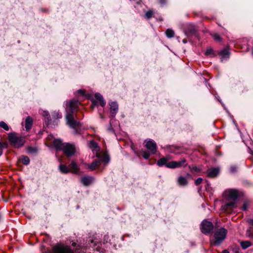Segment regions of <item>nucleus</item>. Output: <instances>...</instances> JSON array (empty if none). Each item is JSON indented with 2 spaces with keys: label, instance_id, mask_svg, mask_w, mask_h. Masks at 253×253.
<instances>
[{
  "label": "nucleus",
  "instance_id": "nucleus-1",
  "mask_svg": "<svg viewBox=\"0 0 253 253\" xmlns=\"http://www.w3.org/2000/svg\"><path fill=\"white\" fill-rule=\"evenodd\" d=\"M101 246V243L95 240H89L85 244L78 246L75 251H73L69 246L61 245L56 247L54 252L55 253H90L87 252V250L91 248L93 250L101 252H102Z\"/></svg>",
  "mask_w": 253,
  "mask_h": 253
},
{
  "label": "nucleus",
  "instance_id": "nucleus-2",
  "mask_svg": "<svg viewBox=\"0 0 253 253\" xmlns=\"http://www.w3.org/2000/svg\"><path fill=\"white\" fill-rule=\"evenodd\" d=\"M79 101L77 99H72L67 101L65 104V109L67 112L66 120L67 124L72 128L81 125V123L75 120L73 113L78 106Z\"/></svg>",
  "mask_w": 253,
  "mask_h": 253
},
{
  "label": "nucleus",
  "instance_id": "nucleus-3",
  "mask_svg": "<svg viewBox=\"0 0 253 253\" xmlns=\"http://www.w3.org/2000/svg\"><path fill=\"white\" fill-rule=\"evenodd\" d=\"M53 144L57 149L62 150L68 157L73 156L76 151V147L74 144L63 143L58 139H55Z\"/></svg>",
  "mask_w": 253,
  "mask_h": 253
},
{
  "label": "nucleus",
  "instance_id": "nucleus-4",
  "mask_svg": "<svg viewBox=\"0 0 253 253\" xmlns=\"http://www.w3.org/2000/svg\"><path fill=\"white\" fill-rule=\"evenodd\" d=\"M145 147L150 151H142V156L145 160H147L150 156V154H155L157 151V144L154 140L149 139L145 140Z\"/></svg>",
  "mask_w": 253,
  "mask_h": 253
},
{
  "label": "nucleus",
  "instance_id": "nucleus-5",
  "mask_svg": "<svg viewBox=\"0 0 253 253\" xmlns=\"http://www.w3.org/2000/svg\"><path fill=\"white\" fill-rule=\"evenodd\" d=\"M227 230L224 228H220L216 230L214 233V239L211 240V244L213 245L219 246L225 239Z\"/></svg>",
  "mask_w": 253,
  "mask_h": 253
},
{
  "label": "nucleus",
  "instance_id": "nucleus-6",
  "mask_svg": "<svg viewBox=\"0 0 253 253\" xmlns=\"http://www.w3.org/2000/svg\"><path fill=\"white\" fill-rule=\"evenodd\" d=\"M10 144L16 148L22 146L25 143V139L22 137H18L14 132H10L8 134Z\"/></svg>",
  "mask_w": 253,
  "mask_h": 253
},
{
  "label": "nucleus",
  "instance_id": "nucleus-7",
  "mask_svg": "<svg viewBox=\"0 0 253 253\" xmlns=\"http://www.w3.org/2000/svg\"><path fill=\"white\" fill-rule=\"evenodd\" d=\"M223 196L227 200H231L237 202V200L240 196V192L236 189H228L224 191Z\"/></svg>",
  "mask_w": 253,
  "mask_h": 253
},
{
  "label": "nucleus",
  "instance_id": "nucleus-8",
  "mask_svg": "<svg viewBox=\"0 0 253 253\" xmlns=\"http://www.w3.org/2000/svg\"><path fill=\"white\" fill-rule=\"evenodd\" d=\"M237 207V202L236 201H228L224 202L221 207V210L226 212H230Z\"/></svg>",
  "mask_w": 253,
  "mask_h": 253
},
{
  "label": "nucleus",
  "instance_id": "nucleus-9",
  "mask_svg": "<svg viewBox=\"0 0 253 253\" xmlns=\"http://www.w3.org/2000/svg\"><path fill=\"white\" fill-rule=\"evenodd\" d=\"M212 223L206 220H203L201 224L200 229L202 233L204 234L210 233L213 229Z\"/></svg>",
  "mask_w": 253,
  "mask_h": 253
},
{
  "label": "nucleus",
  "instance_id": "nucleus-10",
  "mask_svg": "<svg viewBox=\"0 0 253 253\" xmlns=\"http://www.w3.org/2000/svg\"><path fill=\"white\" fill-rule=\"evenodd\" d=\"M186 160L185 159H183L179 161L169 162L168 164L167 168L170 169L179 168L184 166Z\"/></svg>",
  "mask_w": 253,
  "mask_h": 253
},
{
  "label": "nucleus",
  "instance_id": "nucleus-11",
  "mask_svg": "<svg viewBox=\"0 0 253 253\" xmlns=\"http://www.w3.org/2000/svg\"><path fill=\"white\" fill-rule=\"evenodd\" d=\"M95 180L93 176H83L81 179L82 183L84 186H88L92 184Z\"/></svg>",
  "mask_w": 253,
  "mask_h": 253
},
{
  "label": "nucleus",
  "instance_id": "nucleus-12",
  "mask_svg": "<svg viewBox=\"0 0 253 253\" xmlns=\"http://www.w3.org/2000/svg\"><path fill=\"white\" fill-rule=\"evenodd\" d=\"M110 106V112L113 117H115L119 110V106L117 102H111L109 103Z\"/></svg>",
  "mask_w": 253,
  "mask_h": 253
},
{
  "label": "nucleus",
  "instance_id": "nucleus-13",
  "mask_svg": "<svg viewBox=\"0 0 253 253\" xmlns=\"http://www.w3.org/2000/svg\"><path fill=\"white\" fill-rule=\"evenodd\" d=\"M220 56L221 61L222 62L226 61L229 59L230 56V52L228 48H224L222 49L219 53Z\"/></svg>",
  "mask_w": 253,
  "mask_h": 253
},
{
  "label": "nucleus",
  "instance_id": "nucleus-14",
  "mask_svg": "<svg viewBox=\"0 0 253 253\" xmlns=\"http://www.w3.org/2000/svg\"><path fill=\"white\" fill-rule=\"evenodd\" d=\"M100 164L101 160H98L97 159L94 160L91 163L87 164V166L90 171H92L95 169H99Z\"/></svg>",
  "mask_w": 253,
  "mask_h": 253
},
{
  "label": "nucleus",
  "instance_id": "nucleus-15",
  "mask_svg": "<svg viewBox=\"0 0 253 253\" xmlns=\"http://www.w3.org/2000/svg\"><path fill=\"white\" fill-rule=\"evenodd\" d=\"M219 172L218 168H212L207 170V175L209 177L213 178L217 176Z\"/></svg>",
  "mask_w": 253,
  "mask_h": 253
},
{
  "label": "nucleus",
  "instance_id": "nucleus-16",
  "mask_svg": "<svg viewBox=\"0 0 253 253\" xmlns=\"http://www.w3.org/2000/svg\"><path fill=\"white\" fill-rule=\"evenodd\" d=\"M69 167L70 172L75 174H79L80 173V168L75 161H72Z\"/></svg>",
  "mask_w": 253,
  "mask_h": 253
},
{
  "label": "nucleus",
  "instance_id": "nucleus-17",
  "mask_svg": "<svg viewBox=\"0 0 253 253\" xmlns=\"http://www.w3.org/2000/svg\"><path fill=\"white\" fill-rule=\"evenodd\" d=\"M196 30L194 26L192 25H189V27L184 30V34L187 37H189L190 36H192L195 33Z\"/></svg>",
  "mask_w": 253,
  "mask_h": 253
},
{
  "label": "nucleus",
  "instance_id": "nucleus-18",
  "mask_svg": "<svg viewBox=\"0 0 253 253\" xmlns=\"http://www.w3.org/2000/svg\"><path fill=\"white\" fill-rule=\"evenodd\" d=\"M33 125V119L31 117L28 116L26 118L25 122V127L27 131H29Z\"/></svg>",
  "mask_w": 253,
  "mask_h": 253
},
{
  "label": "nucleus",
  "instance_id": "nucleus-19",
  "mask_svg": "<svg viewBox=\"0 0 253 253\" xmlns=\"http://www.w3.org/2000/svg\"><path fill=\"white\" fill-rule=\"evenodd\" d=\"M95 98L99 102L100 105L102 107H104L106 105V101L104 99L103 96L99 93H96L95 94Z\"/></svg>",
  "mask_w": 253,
  "mask_h": 253
},
{
  "label": "nucleus",
  "instance_id": "nucleus-20",
  "mask_svg": "<svg viewBox=\"0 0 253 253\" xmlns=\"http://www.w3.org/2000/svg\"><path fill=\"white\" fill-rule=\"evenodd\" d=\"M169 159L168 158H162L159 160L157 162V165L160 167H162L163 166H166V167L167 168V165L168 163V161Z\"/></svg>",
  "mask_w": 253,
  "mask_h": 253
},
{
  "label": "nucleus",
  "instance_id": "nucleus-21",
  "mask_svg": "<svg viewBox=\"0 0 253 253\" xmlns=\"http://www.w3.org/2000/svg\"><path fill=\"white\" fill-rule=\"evenodd\" d=\"M177 182L178 185L182 186H186L188 183L187 178L182 176L178 177Z\"/></svg>",
  "mask_w": 253,
  "mask_h": 253
},
{
  "label": "nucleus",
  "instance_id": "nucleus-22",
  "mask_svg": "<svg viewBox=\"0 0 253 253\" xmlns=\"http://www.w3.org/2000/svg\"><path fill=\"white\" fill-rule=\"evenodd\" d=\"M59 170L60 172L64 174H66L70 172L69 168H68L65 165H60L59 166Z\"/></svg>",
  "mask_w": 253,
  "mask_h": 253
},
{
  "label": "nucleus",
  "instance_id": "nucleus-23",
  "mask_svg": "<svg viewBox=\"0 0 253 253\" xmlns=\"http://www.w3.org/2000/svg\"><path fill=\"white\" fill-rule=\"evenodd\" d=\"M240 245L243 249L245 250L252 246V243L249 241H241Z\"/></svg>",
  "mask_w": 253,
  "mask_h": 253
},
{
  "label": "nucleus",
  "instance_id": "nucleus-24",
  "mask_svg": "<svg viewBox=\"0 0 253 253\" xmlns=\"http://www.w3.org/2000/svg\"><path fill=\"white\" fill-rule=\"evenodd\" d=\"M98 160H100L101 163L103 162L106 165L110 162V157L108 155H105L102 158L98 157Z\"/></svg>",
  "mask_w": 253,
  "mask_h": 253
},
{
  "label": "nucleus",
  "instance_id": "nucleus-25",
  "mask_svg": "<svg viewBox=\"0 0 253 253\" xmlns=\"http://www.w3.org/2000/svg\"><path fill=\"white\" fill-rule=\"evenodd\" d=\"M88 146L90 148L93 149V150L95 151H98L99 150V147H98L97 144L94 141H90L88 144Z\"/></svg>",
  "mask_w": 253,
  "mask_h": 253
},
{
  "label": "nucleus",
  "instance_id": "nucleus-26",
  "mask_svg": "<svg viewBox=\"0 0 253 253\" xmlns=\"http://www.w3.org/2000/svg\"><path fill=\"white\" fill-rule=\"evenodd\" d=\"M166 35L168 38H171L174 36V32L171 29H168L166 31Z\"/></svg>",
  "mask_w": 253,
  "mask_h": 253
},
{
  "label": "nucleus",
  "instance_id": "nucleus-27",
  "mask_svg": "<svg viewBox=\"0 0 253 253\" xmlns=\"http://www.w3.org/2000/svg\"><path fill=\"white\" fill-rule=\"evenodd\" d=\"M22 163L25 165H28L30 163V159L28 156H22L20 159Z\"/></svg>",
  "mask_w": 253,
  "mask_h": 253
},
{
  "label": "nucleus",
  "instance_id": "nucleus-28",
  "mask_svg": "<svg viewBox=\"0 0 253 253\" xmlns=\"http://www.w3.org/2000/svg\"><path fill=\"white\" fill-rule=\"evenodd\" d=\"M52 116L54 119H58L62 118V114L59 111H54L52 112Z\"/></svg>",
  "mask_w": 253,
  "mask_h": 253
},
{
  "label": "nucleus",
  "instance_id": "nucleus-29",
  "mask_svg": "<svg viewBox=\"0 0 253 253\" xmlns=\"http://www.w3.org/2000/svg\"><path fill=\"white\" fill-rule=\"evenodd\" d=\"M246 235L249 238L253 239V228H249L246 231Z\"/></svg>",
  "mask_w": 253,
  "mask_h": 253
},
{
  "label": "nucleus",
  "instance_id": "nucleus-30",
  "mask_svg": "<svg viewBox=\"0 0 253 253\" xmlns=\"http://www.w3.org/2000/svg\"><path fill=\"white\" fill-rule=\"evenodd\" d=\"M211 36L215 41L220 42L221 41V39L219 35L216 33L211 34Z\"/></svg>",
  "mask_w": 253,
  "mask_h": 253
},
{
  "label": "nucleus",
  "instance_id": "nucleus-31",
  "mask_svg": "<svg viewBox=\"0 0 253 253\" xmlns=\"http://www.w3.org/2000/svg\"><path fill=\"white\" fill-rule=\"evenodd\" d=\"M0 127L3 128L6 131H8L9 129L8 126L3 121L0 122Z\"/></svg>",
  "mask_w": 253,
  "mask_h": 253
},
{
  "label": "nucleus",
  "instance_id": "nucleus-32",
  "mask_svg": "<svg viewBox=\"0 0 253 253\" xmlns=\"http://www.w3.org/2000/svg\"><path fill=\"white\" fill-rule=\"evenodd\" d=\"M153 12L150 10L146 12L145 16L147 19H150L153 16Z\"/></svg>",
  "mask_w": 253,
  "mask_h": 253
},
{
  "label": "nucleus",
  "instance_id": "nucleus-33",
  "mask_svg": "<svg viewBox=\"0 0 253 253\" xmlns=\"http://www.w3.org/2000/svg\"><path fill=\"white\" fill-rule=\"evenodd\" d=\"M27 151L29 153L33 154L37 152V149L35 147H29Z\"/></svg>",
  "mask_w": 253,
  "mask_h": 253
},
{
  "label": "nucleus",
  "instance_id": "nucleus-34",
  "mask_svg": "<svg viewBox=\"0 0 253 253\" xmlns=\"http://www.w3.org/2000/svg\"><path fill=\"white\" fill-rule=\"evenodd\" d=\"M42 115H43L44 117H47V123H48V124H50V122L51 120H49V114L48 112V111H43V114H42Z\"/></svg>",
  "mask_w": 253,
  "mask_h": 253
},
{
  "label": "nucleus",
  "instance_id": "nucleus-35",
  "mask_svg": "<svg viewBox=\"0 0 253 253\" xmlns=\"http://www.w3.org/2000/svg\"><path fill=\"white\" fill-rule=\"evenodd\" d=\"M205 53L206 55L212 56L213 55V50L211 48H208Z\"/></svg>",
  "mask_w": 253,
  "mask_h": 253
},
{
  "label": "nucleus",
  "instance_id": "nucleus-36",
  "mask_svg": "<svg viewBox=\"0 0 253 253\" xmlns=\"http://www.w3.org/2000/svg\"><path fill=\"white\" fill-rule=\"evenodd\" d=\"M249 206V203L248 201H245L242 207V209L243 211H246L248 209V207Z\"/></svg>",
  "mask_w": 253,
  "mask_h": 253
},
{
  "label": "nucleus",
  "instance_id": "nucleus-37",
  "mask_svg": "<svg viewBox=\"0 0 253 253\" xmlns=\"http://www.w3.org/2000/svg\"><path fill=\"white\" fill-rule=\"evenodd\" d=\"M237 167L236 166H232L230 168V171L231 173H234L237 172Z\"/></svg>",
  "mask_w": 253,
  "mask_h": 253
},
{
  "label": "nucleus",
  "instance_id": "nucleus-38",
  "mask_svg": "<svg viewBox=\"0 0 253 253\" xmlns=\"http://www.w3.org/2000/svg\"><path fill=\"white\" fill-rule=\"evenodd\" d=\"M203 180V178L201 177L198 178L195 181V183L196 185L200 184Z\"/></svg>",
  "mask_w": 253,
  "mask_h": 253
},
{
  "label": "nucleus",
  "instance_id": "nucleus-39",
  "mask_svg": "<svg viewBox=\"0 0 253 253\" xmlns=\"http://www.w3.org/2000/svg\"><path fill=\"white\" fill-rule=\"evenodd\" d=\"M107 130L108 131H109V132H111L113 133H115V131L113 129V128H112V126H111V123H110V126H109L107 128Z\"/></svg>",
  "mask_w": 253,
  "mask_h": 253
},
{
  "label": "nucleus",
  "instance_id": "nucleus-40",
  "mask_svg": "<svg viewBox=\"0 0 253 253\" xmlns=\"http://www.w3.org/2000/svg\"><path fill=\"white\" fill-rule=\"evenodd\" d=\"M247 222L250 225L253 226V218L247 219Z\"/></svg>",
  "mask_w": 253,
  "mask_h": 253
},
{
  "label": "nucleus",
  "instance_id": "nucleus-41",
  "mask_svg": "<svg viewBox=\"0 0 253 253\" xmlns=\"http://www.w3.org/2000/svg\"><path fill=\"white\" fill-rule=\"evenodd\" d=\"M159 3L162 5H164L166 3V0H159Z\"/></svg>",
  "mask_w": 253,
  "mask_h": 253
},
{
  "label": "nucleus",
  "instance_id": "nucleus-42",
  "mask_svg": "<svg viewBox=\"0 0 253 253\" xmlns=\"http://www.w3.org/2000/svg\"><path fill=\"white\" fill-rule=\"evenodd\" d=\"M2 154V143L0 142V156Z\"/></svg>",
  "mask_w": 253,
  "mask_h": 253
},
{
  "label": "nucleus",
  "instance_id": "nucleus-43",
  "mask_svg": "<svg viewBox=\"0 0 253 253\" xmlns=\"http://www.w3.org/2000/svg\"><path fill=\"white\" fill-rule=\"evenodd\" d=\"M78 92L79 93H80V94H84V90H82V89H79L78 90Z\"/></svg>",
  "mask_w": 253,
  "mask_h": 253
},
{
  "label": "nucleus",
  "instance_id": "nucleus-44",
  "mask_svg": "<svg viewBox=\"0 0 253 253\" xmlns=\"http://www.w3.org/2000/svg\"><path fill=\"white\" fill-rule=\"evenodd\" d=\"M192 169L193 170H195V171H198L199 170V169H198V168L197 167H193L192 168Z\"/></svg>",
  "mask_w": 253,
  "mask_h": 253
},
{
  "label": "nucleus",
  "instance_id": "nucleus-45",
  "mask_svg": "<svg viewBox=\"0 0 253 253\" xmlns=\"http://www.w3.org/2000/svg\"><path fill=\"white\" fill-rule=\"evenodd\" d=\"M182 42L183 43H186L187 42V41L186 39H183L182 40Z\"/></svg>",
  "mask_w": 253,
  "mask_h": 253
},
{
  "label": "nucleus",
  "instance_id": "nucleus-46",
  "mask_svg": "<svg viewBox=\"0 0 253 253\" xmlns=\"http://www.w3.org/2000/svg\"><path fill=\"white\" fill-rule=\"evenodd\" d=\"M222 253H229V252H228L227 250H224V251L222 252Z\"/></svg>",
  "mask_w": 253,
  "mask_h": 253
},
{
  "label": "nucleus",
  "instance_id": "nucleus-47",
  "mask_svg": "<svg viewBox=\"0 0 253 253\" xmlns=\"http://www.w3.org/2000/svg\"><path fill=\"white\" fill-rule=\"evenodd\" d=\"M234 252H235V253H240V252H239V251L238 250H235Z\"/></svg>",
  "mask_w": 253,
  "mask_h": 253
},
{
  "label": "nucleus",
  "instance_id": "nucleus-48",
  "mask_svg": "<svg viewBox=\"0 0 253 253\" xmlns=\"http://www.w3.org/2000/svg\"><path fill=\"white\" fill-rule=\"evenodd\" d=\"M72 246L75 247L76 246V243H72Z\"/></svg>",
  "mask_w": 253,
  "mask_h": 253
},
{
  "label": "nucleus",
  "instance_id": "nucleus-49",
  "mask_svg": "<svg viewBox=\"0 0 253 253\" xmlns=\"http://www.w3.org/2000/svg\"><path fill=\"white\" fill-rule=\"evenodd\" d=\"M218 101H219V102H220V103H222V102H221V100H220V99H218Z\"/></svg>",
  "mask_w": 253,
  "mask_h": 253
},
{
  "label": "nucleus",
  "instance_id": "nucleus-50",
  "mask_svg": "<svg viewBox=\"0 0 253 253\" xmlns=\"http://www.w3.org/2000/svg\"><path fill=\"white\" fill-rule=\"evenodd\" d=\"M218 101H219V102H220V103H222V102H221V100H220V99H218Z\"/></svg>",
  "mask_w": 253,
  "mask_h": 253
},
{
  "label": "nucleus",
  "instance_id": "nucleus-51",
  "mask_svg": "<svg viewBox=\"0 0 253 253\" xmlns=\"http://www.w3.org/2000/svg\"><path fill=\"white\" fill-rule=\"evenodd\" d=\"M218 101H219V102H220V103H222V102H221V100H220V99H218Z\"/></svg>",
  "mask_w": 253,
  "mask_h": 253
},
{
  "label": "nucleus",
  "instance_id": "nucleus-52",
  "mask_svg": "<svg viewBox=\"0 0 253 253\" xmlns=\"http://www.w3.org/2000/svg\"><path fill=\"white\" fill-rule=\"evenodd\" d=\"M202 207H203V208H205V206H204V204H203V205H202Z\"/></svg>",
  "mask_w": 253,
  "mask_h": 253
},
{
  "label": "nucleus",
  "instance_id": "nucleus-53",
  "mask_svg": "<svg viewBox=\"0 0 253 253\" xmlns=\"http://www.w3.org/2000/svg\"><path fill=\"white\" fill-rule=\"evenodd\" d=\"M252 53H253V52H252Z\"/></svg>",
  "mask_w": 253,
  "mask_h": 253
}]
</instances>
